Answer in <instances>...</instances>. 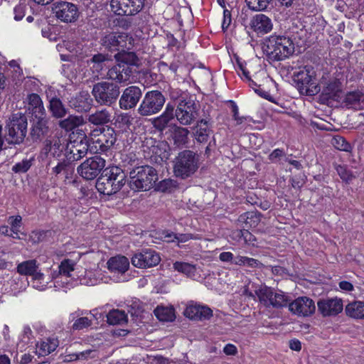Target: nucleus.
<instances>
[{
    "label": "nucleus",
    "instance_id": "obj_33",
    "mask_svg": "<svg viewBox=\"0 0 364 364\" xmlns=\"http://www.w3.org/2000/svg\"><path fill=\"white\" fill-rule=\"evenodd\" d=\"M190 132L187 128L178 125H173L172 132V139L173 144L177 147L185 146L188 141V134Z\"/></svg>",
    "mask_w": 364,
    "mask_h": 364
},
{
    "label": "nucleus",
    "instance_id": "obj_59",
    "mask_svg": "<svg viewBox=\"0 0 364 364\" xmlns=\"http://www.w3.org/2000/svg\"><path fill=\"white\" fill-rule=\"evenodd\" d=\"M231 23V13L228 9H224L223 11V21L222 23V28L226 31Z\"/></svg>",
    "mask_w": 364,
    "mask_h": 364
},
{
    "label": "nucleus",
    "instance_id": "obj_49",
    "mask_svg": "<svg viewBox=\"0 0 364 364\" xmlns=\"http://www.w3.org/2000/svg\"><path fill=\"white\" fill-rule=\"evenodd\" d=\"M33 161V159H23L13 166L12 171L16 173H26L32 166Z\"/></svg>",
    "mask_w": 364,
    "mask_h": 364
},
{
    "label": "nucleus",
    "instance_id": "obj_8",
    "mask_svg": "<svg viewBox=\"0 0 364 364\" xmlns=\"http://www.w3.org/2000/svg\"><path fill=\"white\" fill-rule=\"evenodd\" d=\"M165 102L166 98L160 91H149L142 99L137 112L143 117L156 114L161 110Z\"/></svg>",
    "mask_w": 364,
    "mask_h": 364
},
{
    "label": "nucleus",
    "instance_id": "obj_6",
    "mask_svg": "<svg viewBox=\"0 0 364 364\" xmlns=\"http://www.w3.org/2000/svg\"><path fill=\"white\" fill-rule=\"evenodd\" d=\"M119 94V85L107 81L97 82L92 90L95 102L100 106H113L116 104Z\"/></svg>",
    "mask_w": 364,
    "mask_h": 364
},
{
    "label": "nucleus",
    "instance_id": "obj_61",
    "mask_svg": "<svg viewBox=\"0 0 364 364\" xmlns=\"http://www.w3.org/2000/svg\"><path fill=\"white\" fill-rule=\"evenodd\" d=\"M219 259L223 262H230L234 261V255L230 252H223L219 255Z\"/></svg>",
    "mask_w": 364,
    "mask_h": 364
},
{
    "label": "nucleus",
    "instance_id": "obj_20",
    "mask_svg": "<svg viewBox=\"0 0 364 364\" xmlns=\"http://www.w3.org/2000/svg\"><path fill=\"white\" fill-rule=\"evenodd\" d=\"M317 306L323 316H336L342 311L343 307L342 300L336 297L320 299Z\"/></svg>",
    "mask_w": 364,
    "mask_h": 364
},
{
    "label": "nucleus",
    "instance_id": "obj_63",
    "mask_svg": "<svg viewBox=\"0 0 364 364\" xmlns=\"http://www.w3.org/2000/svg\"><path fill=\"white\" fill-rule=\"evenodd\" d=\"M224 353L228 355H235L237 353V348L232 344H227L223 349Z\"/></svg>",
    "mask_w": 364,
    "mask_h": 364
},
{
    "label": "nucleus",
    "instance_id": "obj_21",
    "mask_svg": "<svg viewBox=\"0 0 364 364\" xmlns=\"http://www.w3.org/2000/svg\"><path fill=\"white\" fill-rule=\"evenodd\" d=\"M250 27L257 35H264L272 30L273 23L271 18L267 16L259 14L251 18Z\"/></svg>",
    "mask_w": 364,
    "mask_h": 364
},
{
    "label": "nucleus",
    "instance_id": "obj_54",
    "mask_svg": "<svg viewBox=\"0 0 364 364\" xmlns=\"http://www.w3.org/2000/svg\"><path fill=\"white\" fill-rule=\"evenodd\" d=\"M128 312L132 316H138L142 312V306L139 301H132L128 305Z\"/></svg>",
    "mask_w": 364,
    "mask_h": 364
},
{
    "label": "nucleus",
    "instance_id": "obj_14",
    "mask_svg": "<svg viewBox=\"0 0 364 364\" xmlns=\"http://www.w3.org/2000/svg\"><path fill=\"white\" fill-rule=\"evenodd\" d=\"M132 37L125 33L112 32L105 35L100 40V44L109 51H119L124 49H129L128 45H131Z\"/></svg>",
    "mask_w": 364,
    "mask_h": 364
},
{
    "label": "nucleus",
    "instance_id": "obj_11",
    "mask_svg": "<svg viewBox=\"0 0 364 364\" xmlns=\"http://www.w3.org/2000/svg\"><path fill=\"white\" fill-rule=\"evenodd\" d=\"M106 161L99 155L90 157L77 168V173L87 181L96 178L105 166Z\"/></svg>",
    "mask_w": 364,
    "mask_h": 364
},
{
    "label": "nucleus",
    "instance_id": "obj_28",
    "mask_svg": "<svg viewBox=\"0 0 364 364\" xmlns=\"http://www.w3.org/2000/svg\"><path fill=\"white\" fill-rule=\"evenodd\" d=\"M210 121L209 119H202L197 122L194 127V136L197 142L205 143L212 132L210 128Z\"/></svg>",
    "mask_w": 364,
    "mask_h": 364
},
{
    "label": "nucleus",
    "instance_id": "obj_27",
    "mask_svg": "<svg viewBox=\"0 0 364 364\" xmlns=\"http://www.w3.org/2000/svg\"><path fill=\"white\" fill-rule=\"evenodd\" d=\"M35 118L36 121L32 126L30 134L33 141H38L41 140L48 132V119L46 117V115Z\"/></svg>",
    "mask_w": 364,
    "mask_h": 364
},
{
    "label": "nucleus",
    "instance_id": "obj_48",
    "mask_svg": "<svg viewBox=\"0 0 364 364\" xmlns=\"http://www.w3.org/2000/svg\"><path fill=\"white\" fill-rule=\"evenodd\" d=\"M92 325V319L87 316H80L76 318L72 326L73 331H81Z\"/></svg>",
    "mask_w": 364,
    "mask_h": 364
},
{
    "label": "nucleus",
    "instance_id": "obj_43",
    "mask_svg": "<svg viewBox=\"0 0 364 364\" xmlns=\"http://www.w3.org/2000/svg\"><path fill=\"white\" fill-rule=\"evenodd\" d=\"M290 300L289 296L286 295L283 291H276L274 293L270 306L274 308H282L286 306Z\"/></svg>",
    "mask_w": 364,
    "mask_h": 364
},
{
    "label": "nucleus",
    "instance_id": "obj_12",
    "mask_svg": "<svg viewBox=\"0 0 364 364\" xmlns=\"http://www.w3.org/2000/svg\"><path fill=\"white\" fill-rule=\"evenodd\" d=\"M90 139L84 135L67 144L65 156L68 161H79L90 151Z\"/></svg>",
    "mask_w": 364,
    "mask_h": 364
},
{
    "label": "nucleus",
    "instance_id": "obj_22",
    "mask_svg": "<svg viewBox=\"0 0 364 364\" xmlns=\"http://www.w3.org/2000/svg\"><path fill=\"white\" fill-rule=\"evenodd\" d=\"M64 151H65V145L61 142L60 139L54 136L45 140L41 153L46 157L50 156L54 159H59Z\"/></svg>",
    "mask_w": 364,
    "mask_h": 364
},
{
    "label": "nucleus",
    "instance_id": "obj_62",
    "mask_svg": "<svg viewBox=\"0 0 364 364\" xmlns=\"http://www.w3.org/2000/svg\"><path fill=\"white\" fill-rule=\"evenodd\" d=\"M162 237L164 241L167 242H175L176 238V233L173 232L164 231L162 233Z\"/></svg>",
    "mask_w": 364,
    "mask_h": 364
},
{
    "label": "nucleus",
    "instance_id": "obj_31",
    "mask_svg": "<svg viewBox=\"0 0 364 364\" xmlns=\"http://www.w3.org/2000/svg\"><path fill=\"white\" fill-rule=\"evenodd\" d=\"M108 269L114 273L124 274L129 267V261L124 256H115L111 257L107 262Z\"/></svg>",
    "mask_w": 364,
    "mask_h": 364
},
{
    "label": "nucleus",
    "instance_id": "obj_53",
    "mask_svg": "<svg viewBox=\"0 0 364 364\" xmlns=\"http://www.w3.org/2000/svg\"><path fill=\"white\" fill-rule=\"evenodd\" d=\"M71 162L72 161H68L67 159L59 162L57 166L53 168V173L55 175H58L61 173L70 171V164Z\"/></svg>",
    "mask_w": 364,
    "mask_h": 364
},
{
    "label": "nucleus",
    "instance_id": "obj_47",
    "mask_svg": "<svg viewBox=\"0 0 364 364\" xmlns=\"http://www.w3.org/2000/svg\"><path fill=\"white\" fill-rule=\"evenodd\" d=\"M245 2L252 11H264L269 4L270 0H245Z\"/></svg>",
    "mask_w": 364,
    "mask_h": 364
},
{
    "label": "nucleus",
    "instance_id": "obj_52",
    "mask_svg": "<svg viewBox=\"0 0 364 364\" xmlns=\"http://www.w3.org/2000/svg\"><path fill=\"white\" fill-rule=\"evenodd\" d=\"M170 121L161 114L159 117L154 119L152 122L154 127L160 132H163L164 129H166Z\"/></svg>",
    "mask_w": 364,
    "mask_h": 364
},
{
    "label": "nucleus",
    "instance_id": "obj_2",
    "mask_svg": "<svg viewBox=\"0 0 364 364\" xmlns=\"http://www.w3.org/2000/svg\"><path fill=\"white\" fill-rule=\"evenodd\" d=\"M263 50L269 59L282 60L294 53V43L289 37L272 36L267 41Z\"/></svg>",
    "mask_w": 364,
    "mask_h": 364
},
{
    "label": "nucleus",
    "instance_id": "obj_38",
    "mask_svg": "<svg viewBox=\"0 0 364 364\" xmlns=\"http://www.w3.org/2000/svg\"><path fill=\"white\" fill-rule=\"evenodd\" d=\"M124 50L115 54L114 58L120 64H127L128 66L136 65L139 59L133 52H126Z\"/></svg>",
    "mask_w": 364,
    "mask_h": 364
},
{
    "label": "nucleus",
    "instance_id": "obj_42",
    "mask_svg": "<svg viewBox=\"0 0 364 364\" xmlns=\"http://www.w3.org/2000/svg\"><path fill=\"white\" fill-rule=\"evenodd\" d=\"M59 345L57 338H46L38 346L39 353L42 355H48L53 352Z\"/></svg>",
    "mask_w": 364,
    "mask_h": 364
},
{
    "label": "nucleus",
    "instance_id": "obj_13",
    "mask_svg": "<svg viewBox=\"0 0 364 364\" xmlns=\"http://www.w3.org/2000/svg\"><path fill=\"white\" fill-rule=\"evenodd\" d=\"M52 11L58 19L64 23H75L80 16L77 5L65 1L53 3Z\"/></svg>",
    "mask_w": 364,
    "mask_h": 364
},
{
    "label": "nucleus",
    "instance_id": "obj_50",
    "mask_svg": "<svg viewBox=\"0 0 364 364\" xmlns=\"http://www.w3.org/2000/svg\"><path fill=\"white\" fill-rule=\"evenodd\" d=\"M331 144L336 149L341 151H348L350 149V144L348 143L343 137L340 136L333 137Z\"/></svg>",
    "mask_w": 364,
    "mask_h": 364
},
{
    "label": "nucleus",
    "instance_id": "obj_35",
    "mask_svg": "<svg viewBox=\"0 0 364 364\" xmlns=\"http://www.w3.org/2000/svg\"><path fill=\"white\" fill-rule=\"evenodd\" d=\"M111 118V113L107 109H102L90 114L87 121L95 125H104L109 122Z\"/></svg>",
    "mask_w": 364,
    "mask_h": 364
},
{
    "label": "nucleus",
    "instance_id": "obj_19",
    "mask_svg": "<svg viewBox=\"0 0 364 364\" xmlns=\"http://www.w3.org/2000/svg\"><path fill=\"white\" fill-rule=\"evenodd\" d=\"M141 96V90L137 86L132 85L125 88L119 98L120 108L127 110L135 107Z\"/></svg>",
    "mask_w": 364,
    "mask_h": 364
},
{
    "label": "nucleus",
    "instance_id": "obj_25",
    "mask_svg": "<svg viewBox=\"0 0 364 364\" xmlns=\"http://www.w3.org/2000/svg\"><path fill=\"white\" fill-rule=\"evenodd\" d=\"M132 73V68L127 64L117 63L109 68L107 73V78L117 82H127Z\"/></svg>",
    "mask_w": 364,
    "mask_h": 364
},
{
    "label": "nucleus",
    "instance_id": "obj_41",
    "mask_svg": "<svg viewBox=\"0 0 364 364\" xmlns=\"http://www.w3.org/2000/svg\"><path fill=\"white\" fill-rule=\"evenodd\" d=\"M107 322L111 325H122L127 323V316L124 311L114 309L107 315Z\"/></svg>",
    "mask_w": 364,
    "mask_h": 364
},
{
    "label": "nucleus",
    "instance_id": "obj_57",
    "mask_svg": "<svg viewBox=\"0 0 364 364\" xmlns=\"http://www.w3.org/2000/svg\"><path fill=\"white\" fill-rule=\"evenodd\" d=\"M166 147L167 145L166 144L161 143L159 145L153 147V152H154L156 154H159L161 160L167 159L168 154L166 151Z\"/></svg>",
    "mask_w": 364,
    "mask_h": 364
},
{
    "label": "nucleus",
    "instance_id": "obj_36",
    "mask_svg": "<svg viewBox=\"0 0 364 364\" xmlns=\"http://www.w3.org/2000/svg\"><path fill=\"white\" fill-rule=\"evenodd\" d=\"M345 311L350 317L364 319V301H355L349 303L346 305Z\"/></svg>",
    "mask_w": 364,
    "mask_h": 364
},
{
    "label": "nucleus",
    "instance_id": "obj_39",
    "mask_svg": "<svg viewBox=\"0 0 364 364\" xmlns=\"http://www.w3.org/2000/svg\"><path fill=\"white\" fill-rule=\"evenodd\" d=\"M274 293L273 289L267 286H261L258 289L255 290V294L259 301L265 306H270Z\"/></svg>",
    "mask_w": 364,
    "mask_h": 364
},
{
    "label": "nucleus",
    "instance_id": "obj_5",
    "mask_svg": "<svg viewBox=\"0 0 364 364\" xmlns=\"http://www.w3.org/2000/svg\"><path fill=\"white\" fill-rule=\"evenodd\" d=\"M28 120L25 114L16 112L12 114L6 121V139L10 144H21L27 133Z\"/></svg>",
    "mask_w": 364,
    "mask_h": 364
},
{
    "label": "nucleus",
    "instance_id": "obj_55",
    "mask_svg": "<svg viewBox=\"0 0 364 364\" xmlns=\"http://www.w3.org/2000/svg\"><path fill=\"white\" fill-rule=\"evenodd\" d=\"M235 233L237 237H242L245 242L250 243L256 240L255 237L247 230L243 229L237 230Z\"/></svg>",
    "mask_w": 364,
    "mask_h": 364
},
{
    "label": "nucleus",
    "instance_id": "obj_7",
    "mask_svg": "<svg viewBox=\"0 0 364 364\" xmlns=\"http://www.w3.org/2000/svg\"><path fill=\"white\" fill-rule=\"evenodd\" d=\"M117 134L112 128H102L100 133L95 131L91 135L90 153L94 154H107L117 141Z\"/></svg>",
    "mask_w": 364,
    "mask_h": 364
},
{
    "label": "nucleus",
    "instance_id": "obj_46",
    "mask_svg": "<svg viewBox=\"0 0 364 364\" xmlns=\"http://www.w3.org/2000/svg\"><path fill=\"white\" fill-rule=\"evenodd\" d=\"M75 263L70 259H63L58 266V274L67 277H70V272L75 269Z\"/></svg>",
    "mask_w": 364,
    "mask_h": 364
},
{
    "label": "nucleus",
    "instance_id": "obj_37",
    "mask_svg": "<svg viewBox=\"0 0 364 364\" xmlns=\"http://www.w3.org/2000/svg\"><path fill=\"white\" fill-rule=\"evenodd\" d=\"M261 213L258 212H247L238 218V222L245 224V228H256L261 221Z\"/></svg>",
    "mask_w": 364,
    "mask_h": 364
},
{
    "label": "nucleus",
    "instance_id": "obj_34",
    "mask_svg": "<svg viewBox=\"0 0 364 364\" xmlns=\"http://www.w3.org/2000/svg\"><path fill=\"white\" fill-rule=\"evenodd\" d=\"M344 102L347 106L355 109H364V93L359 90L346 94Z\"/></svg>",
    "mask_w": 364,
    "mask_h": 364
},
{
    "label": "nucleus",
    "instance_id": "obj_4",
    "mask_svg": "<svg viewBox=\"0 0 364 364\" xmlns=\"http://www.w3.org/2000/svg\"><path fill=\"white\" fill-rule=\"evenodd\" d=\"M198 168V156L191 150L181 151L173 161L174 175L182 179L187 178L194 174Z\"/></svg>",
    "mask_w": 364,
    "mask_h": 364
},
{
    "label": "nucleus",
    "instance_id": "obj_45",
    "mask_svg": "<svg viewBox=\"0 0 364 364\" xmlns=\"http://www.w3.org/2000/svg\"><path fill=\"white\" fill-rule=\"evenodd\" d=\"M173 268L188 277H193L196 273L195 266L186 262H176L173 264Z\"/></svg>",
    "mask_w": 364,
    "mask_h": 364
},
{
    "label": "nucleus",
    "instance_id": "obj_18",
    "mask_svg": "<svg viewBox=\"0 0 364 364\" xmlns=\"http://www.w3.org/2000/svg\"><path fill=\"white\" fill-rule=\"evenodd\" d=\"M183 315L193 321H206L213 316V311L208 306L190 302L183 311Z\"/></svg>",
    "mask_w": 364,
    "mask_h": 364
},
{
    "label": "nucleus",
    "instance_id": "obj_60",
    "mask_svg": "<svg viewBox=\"0 0 364 364\" xmlns=\"http://www.w3.org/2000/svg\"><path fill=\"white\" fill-rule=\"evenodd\" d=\"M14 13L15 20H21L25 14V6L21 4L17 5L14 9Z\"/></svg>",
    "mask_w": 364,
    "mask_h": 364
},
{
    "label": "nucleus",
    "instance_id": "obj_3",
    "mask_svg": "<svg viewBox=\"0 0 364 364\" xmlns=\"http://www.w3.org/2000/svg\"><path fill=\"white\" fill-rule=\"evenodd\" d=\"M129 186L135 191L150 190L158 181L156 169L146 165L134 168L129 172Z\"/></svg>",
    "mask_w": 364,
    "mask_h": 364
},
{
    "label": "nucleus",
    "instance_id": "obj_29",
    "mask_svg": "<svg viewBox=\"0 0 364 364\" xmlns=\"http://www.w3.org/2000/svg\"><path fill=\"white\" fill-rule=\"evenodd\" d=\"M28 102V110L36 117L46 115V112L43 106L41 97L36 93L30 94L26 97Z\"/></svg>",
    "mask_w": 364,
    "mask_h": 364
},
{
    "label": "nucleus",
    "instance_id": "obj_23",
    "mask_svg": "<svg viewBox=\"0 0 364 364\" xmlns=\"http://www.w3.org/2000/svg\"><path fill=\"white\" fill-rule=\"evenodd\" d=\"M110 60L109 55L97 53L87 60V63L94 76L99 79L100 75H102V72L108 68L107 63Z\"/></svg>",
    "mask_w": 364,
    "mask_h": 364
},
{
    "label": "nucleus",
    "instance_id": "obj_17",
    "mask_svg": "<svg viewBox=\"0 0 364 364\" xmlns=\"http://www.w3.org/2000/svg\"><path fill=\"white\" fill-rule=\"evenodd\" d=\"M289 311L300 316H309L313 314L316 309L314 301L306 296L299 297L289 304Z\"/></svg>",
    "mask_w": 364,
    "mask_h": 364
},
{
    "label": "nucleus",
    "instance_id": "obj_15",
    "mask_svg": "<svg viewBox=\"0 0 364 364\" xmlns=\"http://www.w3.org/2000/svg\"><path fill=\"white\" fill-rule=\"evenodd\" d=\"M144 0H111L112 11L119 16H132L139 12Z\"/></svg>",
    "mask_w": 364,
    "mask_h": 364
},
{
    "label": "nucleus",
    "instance_id": "obj_10",
    "mask_svg": "<svg viewBox=\"0 0 364 364\" xmlns=\"http://www.w3.org/2000/svg\"><path fill=\"white\" fill-rule=\"evenodd\" d=\"M301 92L313 96L320 91L315 75V71L311 66H305L296 73H294Z\"/></svg>",
    "mask_w": 364,
    "mask_h": 364
},
{
    "label": "nucleus",
    "instance_id": "obj_44",
    "mask_svg": "<svg viewBox=\"0 0 364 364\" xmlns=\"http://www.w3.org/2000/svg\"><path fill=\"white\" fill-rule=\"evenodd\" d=\"M82 117L70 115L68 118L60 121L59 126L62 129L70 131L80 124Z\"/></svg>",
    "mask_w": 364,
    "mask_h": 364
},
{
    "label": "nucleus",
    "instance_id": "obj_16",
    "mask_svg": "<svg viewBox=\"0 0 364 364\" xmlns=\"http://www.w3.org/2000/svg\"><path fill=\"white\" fill-rule=\"evenodd\" d=\"M160 260V257L155 250L145 249L132 257V263L139 268H149L157 265Z\"/></svg>",
    "mask_w": 364,
    "mask_h": 364
},
{
    "label": "nucleus",
    "instance_id": "obj_9",
    "mask_svg": "<svg viewBox=\"0 0 364 364\" xmlns=\"http://www.w3.org/2000/svg\"><path fill=\"white\" fill-rule=\"evenodd\" d=\"M198 105L193 100H180L176 108V118L183 126L191 125L198 118Z\"/></svg>",
    "mask_w": 364,
    "mask_h": 364
},
{
    "label": "nucleus",
    "instance_id": "obj_26",
    "mask_svg": "<svg viewBox=\"0 0 364 364\" xmlns=\"http://www.w3.org/2000/svg\"><path fill=\"white\" fill-rule=\"evenodd\" d=\"M92 102V100L87 92H80L69 101L71 107L81 112L90 110Z\"/></svg>",
    "mask_w": 364,
    "mask_h": 364
},
{
    "label": "nucleus",
    "instance_id": "obj_56",
    "mask_svg": "<svg viewBox=\"0 0 364 364\" xmlns=\"http://www.w3.org/2000/svg\"><path fill=\"white\" fill-rule=\"evenodd\" d=\"M97 357V351L94 349H88L77 353L75 359L87 360L88 358H95Z\"/></svg>",
    "mask_w": 364,
    "mask_h": 364
},
{
    "label": "nucleus",
    "instance_id": "obj_64",
    "mask_svg": "<svg viewBox=\"0 0 364 364\" xmlns=\"http://www.w3.org/2000/svg\"><path fill=\"white\" fill-rule=\"evenodd\" d=\"M245 265L249 267L255 268L260 267L262 265V263L256 259L247 257Z\"/></svg>",
    "mask_w": 364,
    "mask_h": 364
},
{
    "label": "nucleus",
    "instance_id": "obj_30",
    "mask_svg": "<svg viewBox=\"0 0 364 364\" xmlns=\"http://www.w3.org/2000/svg\"><path fill=\"white\" fill-rule=\"evenodd\" d=\"M342 91V85L339 80L333 79L329 81L321 91V97L323 100H337Z\"/></svg>",
    "mask_w": 364,
    "mask_h": 364
},
{
    "label": "nucleus",
    "instance_id": "obj_32",
    "mask_svg": "<svg viewBox=\"0 0 364 364\" xmlns=\"http://www.w3.org/2000/svg\"><path fill=\"white\" fill-rule=\"evenodd\" d=\"M48 109L53 117L61 119L65 117L68 109L65 107L61 100L58 97H53L49 100Z\"/></svg>",
    "mask_w": 364,
    "mask_h": 364
},
{
    "label": "nucleus",
    "instance_id": "obj_1",
    "mask_svg": "<svg viewBox=\"0 0 364 364\" xmlns=\"http://www.w3.org/2000/svg\"><path fill=\"white\" fill-rule=\"evenodd\" d=\"M126 183V176L117 166L106 168L97 178L95 187L98 192L111 196L119 191Z\"/></svg>",
    "mask_w": 364,
    "mask_h": 364
},
{
    "label": "nucleus",
    "instance_id": "obj_40",
    "mask_svg": "<svg viewBox=\"0 0 364 364\" xmlns=\"http://www.w3.org/2000/svg\"><path fill=\"white\" fill-rule=\"evenodd\" d=\"M156 318L164 322L172 321L175 319L174 309L166 306H157L154 311Z\"/></svg>",
    "mask_w": 364,
    "mask_h": 364
},
{
    "label": "nucleus",
    "instance_id": "obj_51",
    "mask_svg": "<svg viewBox=\"0 0 364 364\" xmlns=\"http://www.w3.org/2000/svg\"><path fill=\"white\" fill-rule=\"evenodd\" d=\"M336 169L341 178L347 183L351 181L355 178L353 173L345 166L338 165L336 167Z\"/></svg>",
    "mask_w": 364,
    "mask_h": 364
},
{
    "label": "nucleus",
    "instance_id": "obj_58",
    "mask_svg": "<svg viewBox=\"0 0 364 364\" xmlns=\"http://www.w3.org/2000/svg\"><path fill=\"white\" fill-rule=\"evenodd\" d=\"M250 82V87L255 90V92L257 93L259 96L267 99L269 97V94L267 92H265L260 89L258 85L254 80H248Z\"/></svg>",
    "mask_w": 364,
    "mask_h": 364
},
{
    "label": "nucleus",
    "instance_id": "obj_24",
    "mask_svg": "<svg viewBox=\"0 0 364 364\" xmlns=\"http://www.w3.org/2000/svg\"><path fill=\"white\" fill-rule=\"evenodd\" d=\"M39 264L36 259H30L21 262L17 265V272L21 275L31 276L35 281L42 280L44 274L38 271Z\"/></svg>",
    "mask_w": 364,
    "mask_h": 364
}]
</instances>
